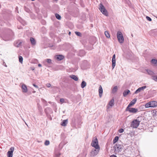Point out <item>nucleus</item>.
I'll return each mask as SVG.
<instances>
[{"label":"nucleus","mask_w":157,"mask_h":157,"mask_svg":"<svg viewBox=\"0 0 157 157\" xmlns=\"http://www.w3.org/2000/svg\"><path fill=\"white\" fill-rule=\"evenodd\" d=\"M152 79L155 81L157 82V76H152Z\"/></svg>","instance_id":"34"},{"label":"nucleus","mask_w":157,"mask_h":157,"mask_svg":"<svg viewBox=\"0 0 157 157\" xmlns=\"http://www.w3.org/2000/svg\"><path fill=\"white\" fill-rule=\"evenodd\" d=\"M91 145L94 147H96V146H98V147H100L98 145V139L96 138L92 140V142L91 144Z\"/></svg>","instance_id":"7"},{"label":"nucleus","mask_w":157,"mask_h":157,"mask_svg":"<svg viewBox=\"0 0 157 157\" xmlns=\"http://www.w3.org/2000/svg\"><path fill=\"white\" fill-rule=\"evenodd\" d=\"M45 60L48 63L50 64L52 63V60L50 59H46Z\"/></svg>","instance_id":"32"},{"label":"nucleus","mask_w":157,"mask_h":157,"mask_svg":"<svg viewBox=\"0 0 157 157\" xmlns=\"http://www.w3.org/2000/svg\"><path fill=\"white\" fill-rule=\"evenodd\" d=\"M140 123V121L137 119L133 120L130 125L131 127L133 128H137L139 126Z\"/></svg>","instance_id":"4"},{"label":"nucleus","mask_w":157,"mask_h":157,"mask_svg":"<svg viewBox=\"0 0 157 157\" xmlns=\"http://www.w3.org/2000/svg\"><path fill=\"white\" fill-rule=\"evenodd\" d=\"M75 34L78 36H81V34L80 32H75Z\"/></svg>","instance_id":"33"},{"label":"nucleus","mask_w":157,"mask_h":157,"mask_svg":"<svg viewBox=\"0 0 157 157\" xmlns=\"http://www.w3.org/2000/svg\"><path fill=\"white\" fill-rule=\"evenodd\" d=\"M3 64L4 66H5L6 67H7V66L6 65V64L5 63V62H4L3 63Z\"/></svg>","instance_id":"41"},{"label":"nucleus","mask_w":157,"mask_h":157,"mask_svg":"<svg viewBox=\"0 0 157 157\" xmlns=\"http://www.w3.org/2000/svg\"><path fill=\"white\" fill-rule=\"evenodd\" d=\"M49 144L50 142L49 141L47 140H46L44 143V144L46 146L48 145H49Z\"/></svg>","instance_id":"35"},{"label":"nucleus","mask_w":157,"mask_h":157,"mask_svg":"<svg viewBox=\"0 0 157 157\" xmlns=\"http://www.w3.org/2000/svg\"><path fill=\"white\" fill-rule=\"evenodd\" d=\"M64 58V56L62 55H58L56 56V59L59 60H60L63 59Z\"/></svg>","instance_id":"17"},{"label":"nucleus","mask_w":157,"mask_h":157,"mask_svg":"<svg viewBox=\"0 0 157 157\" xmlns=\"http://www.w3.org/2000/svg\"><path fill=\"white\" fill-rule=\"evenodd\" d=\"M46 86L48 87H49L51 86V85L50 83H48L46 84Z\"/></svg>","instance_id":"38"},{"label":"nucleus","mask_w":157,"mask_h":157,"mask_svg":"<svg viewBox=\"0 0 157 157\" xmlns=\"http://www.w3.org/2000/svg\"><path fill=\"white\" fill-rule=\"evenodd\" d=\"M117 86H114L112 89V93H116V92H117Z\"/></svg>","instance_id":"23"},{"label":"nucleus","mask_w":157,"mask_h":157,"mask_svg":"<svg viewBox=\"0 0 157 157\" xmlns=\"http://www.w3.org/2000/svg\"><path fill=\"white\" fill-rule=\"evenodd\" d=\"M146 71L147 73L150 75L152 76V77L153 76V75L154 74V73L152 71H151L150 70H146Z\"/></svg>","instance_id":"18"},{"label":"nucleus","mask_w":157,"mask_h":157,"mask_svg":"<svg viewBox=\"0 0 157 157\" xmlns=\"http://www.w3.org/2000/svg\"><path fill=\"white\" fill-rule=\"evenodd\" d=\"M21 88L22 90V92L24 93H26L28 91L27 87L26 85L23 84L22 85Z\"/></svg>","instance_id":"11"},{"label":"nucleus","mask_w":157,"mask_h":157,"mask_svg":"<svg viewBox=\"0 0 157 157\" xmlns=\"http://www.w3.org/2000/svg\"><path fill=\"white\" fill-rule=\"evenodd\" d=\"M118 139L119 137L118 136H116L115 137L113 141V143L115 144L117 142L118 140Z\"/></svg>","instance_id":"28"},{"label":"nucleus","mask_w":157,"mask_h":157,"mask_svg":"<svg viewBox=\"0 0 157 157\" xmlns=\"http://www.w3.org/2000/svg\"><path fill=\"white\" fill-rule=\"evenodd\" d=\"M110 157H117L116 155H112Z\"/></svg>","instance_id":"40"},{"label":"nucleus","mask_w":157,"mask_h":157,"mask_svg":"<svg viewBox=\"0 0 157 157\" xmlns=\"http://www.w3.org/2000/svg\"><path fill=\"white\" fill-rule=\"evenodd\" d=\"M99 96L100 98H101L102 96L103 93V89L101 86L100 85L98 90Z\"/></svg>","instance_id":"14"},{"label":"nucleus","mask_w":157,"mask_h":157,"mask_svg":"<svg viewBox=\"0 0 157 157\" xmlns=\"http://www.w3.org/2000/svg\"><path fill=\"white\" fill-rule=\"evenodd\" d=\"M99 9L100 11L105 15L106 16L108 15V13L107 10L105 8L104 6L101 3H100L99 5Z\"/></svg>","instance_id":"5"},{"label":"nucleus","mask_w":157,"mask_h":157,"mask_svg":"<svg viewBox=\"0 0 157 157\" xmlns=\"http://www.w3.org/2000/svg\"><path fill=\"white\" fill-rule=\"evenodd\" d=\"M55 16L56 18L58 20H60L61 19V16L58 13H56Z\"/></svg>","instance_id":"30"},{"label":"nucleus","mask_w":157,"mask_h":157,"mask_svg":"<svg viewBox=\"0 0 157 157\" xmlns=\"http://www.w3.org/2000/svg\"><path fill=\"white\" fill-rule=\"evenodd\" d=\"M105 34L106 36L108 38H109L110 37V35L109 34V33L107 31H105Z\"/></svg>","instance_id":"29"},{"label":"nucleus","mask_w":157,"mask_h":157,"mask_svg":"<svg viewBox=\"0 0 157 157\" xmlns=\"http://www.w3.org/2000/svg\"><path fill=\"white\" fill-rule=\"evenodd\" d=\"M19 60L20 63H22L23 61V58L21 56H20L19 57Z\"/></svg>","instance_id":"31"},{"label":"nucleus","mask_w":157,"mask_h":157,"mask_svg":"<svg viewBox=\"0 0 157 157\" xmlns=\"http://www.w3.org/2000/svg\"><path fill=\"white\" fill-rule=\"evenodd\" d=\"M22 43V42L21 40H18L16 41L14 43V45L15 46L18 47L21 46Z\"/></svg>","instance_id":"12"},{"label":"nucleus","mask_w":157,"mask_h":157,"mask_svg":"<svg viewBox=\"0 0 157 157\" xmlns=\"http://www.w3.org/2000/svg\"><path fill=\"white\" fill-rule=\"evenodd\" d=\"M146 18L147 20H148L149 21H151V18L150 17H149L148 16H146Z\"/></svg>","instance_id":"36"},{"label":"nucleus","mask_w":157,"mask_h":157,"mask_svg":"<svg viewBox=\"0 0 157 157\" xmlns=\"http://www.w3.org/2000/svg\"><path fill=\"white\" fill-rule=\"evenodd\" d=\"M146 86H143L138 89L134 92L135 94H137L138 93L140 92L141 91L143 90L144 89L146 88Z\"/></svg>","instance_id":"10"},{"label":"nucleus","mask_w":157,"mask_h":157,"mask_svg":"<svg viewBox=\"0 0 157 157\" xmlns=\"http://www.w3.org/2000/svg\"><path fill=\"white\" fill-rule=\"evenodd\" d=\"M129 107H128V106L126 108V111H129L130 113H136L138 111V109H137L133 108H130Z\"/></svg>","instance_id":"6"},{"label":"nucleus","mask_w":157,"mask_h":157,"mask_svg":"<svg viewBox=\"0 0 157 157\" xmlns=\"http://www.w3.org/2000/svg\"><path fill=\"white\" fill-rule=\"evenodd\" d=\"M116 65V58L115 55L114 54L113 56L112 59V67L113 69Z\"/></svg>","instance_id":"9"},{"label":"nucleus","mask_w":157,"mask_h":157,"mask_svg":"<svg viewBox=\"0 0 157 157\" xmlns=\"http://www.w3.org/2000/svg\"><path fill=\"white\" fill-rule=\"evenodd\" d=\"M33 86L35 87L36 88H38V86L37 85H35V84H33Z\"/></svg>","instance_id":"39"},{"label":"nucleus","mask_w":157,"mask_h":157,"mask_svg":"<svg viewBox=\"0 0 157 157\" xmlns=\"http://www.w3.org/2000/svg\"><path fill=\"white\" fill-rule=\"evenodd\" d=\"M14 150L13 147H11L7 153V155L8 157H12L13 155V152Z\"/></svg>","instance_id":"8"},{"label":"nucleus","mask_w":157,"mask_h":157,"mask_svg":"<svg viewBox=\"0 0 157 157\" xmlns=\"http://www.w3.org/2000/svg\"><path fill=\"white\" fill-rule=\"evenodd\" d=\"M42 101L43 102L45 101V102H46V101L44 99H42Z\"/></svg>","instance_id":"43"},{"label":"nucleus","mask_w":157,"mask_h":157,"mask_svg":"<svg viewBox=\"0 0 157 157\" xmlns=\"http://www.w3.org/2000/svg\"><path fill=\"white\" fill-rule=\"evenodd\" d=\"M81 52H82V53H84V52L83 50H82Z\"/></svg>","instance_id":"45"},{"label":"nucleus","mask_w":157,"mask_h":157,"mask_svg":"<svg viewBox=\"0 0 157 157\" xmlns=\"http://www.w3.org/2000/svg\"><path fill=\"white\" fill-rule=\"evenodd\" d=\"M30 41L31 42L32 44L35 45L36 44V41L34 39L33 37H31L30 38Z\"/></svg>","instance_id":"21"},{"label":"nucleus","mask_w":157,"mask_h":157,"mask_svg":"<svg viewBox=\"0 0 157 157\" xmlns=\"http://www.w3.org/2000/svg\"><path fill=\"white\" fill-rule=\"evenodd\" d=\"M86 83L85 81H82L81 84V87L82 88H83L86 86Z\"/></svg>","instance_id":"24"},{"label":"nucleus","mask_w":157,"mask_h":157,"mask_svg":"<svg viewBox=\"0 0 157 157\" xmlns=\"http://www.w3.org/2000/svg\"><path fill=\"white\" fill-rule=\"evenodd\" d=\"M130 92V91L129 90H124L123 93V96L126 97Z\"/></svg>","instance_id":"20"},{"label":"nucleus","mask_w":157,"mask_h":157,"mask_svg":"<svg viewBox=\"0 0 157 157\" xmlns=\"http://www.w3.org/2000/svg\"><path fill=\"white\" fill-rule=\"evenodd\" d=\"M60 101L61 102V103H66L67 101V99H65L64 98H61L60 99Z\"/></svg>","instance_id":"26"},{"label":"nucleus","mask_w":157,"mask_h":157,"mask_svg":"<svg viewBox=\"0 0 157 157\" xmlns=\"http://www.w3.org/2000/svg\"><path fill=\"white\" fill-rule=\"evenodd\" d=\"M38 67H41L42 66H41V64H38Z\"/></svg>","instance_id":"42"},{"label":"nucleus","mask_w":157,"mask_h":157,"mask_svg":"<svg viewBox=\"0 0 157 157\" xmlns=\"http://www.w3.org/2000/svg\"><path fill=\"white\" fill-rule=\"evenodd\" d=\"M70 77L71 78L73 79H74V80H75V81H78V78L75 75H71L70 76Z\"/></svg>","instance_id":"19"},{"label":"nucleus","mask_w":157,"mask_h":157,"mask_svg":"<svg viewBox=\"0 0 157 157\" xmlns=\"http://www.w3.org/2000/svg\"><path fill=\"white\" fill-rule=\"evenodd\" d=\"M151 107H155L157 106V101H152L150 102Z\"/></svg>","instance_id":"13"},{"label":"nucleus","mask_w":157,"mask_h":157,"mask_svg":"<svg viewBox=\"0 0 157 157\" xmlns=\"http://www.w3.org/2000/svg\"><path fill=\"white\" fill-rule=\"evenodd\" d=\"M123 147V145L121 143H118L114 146L115 151L118 152L121 151Z\"/></svg>","instance_id":"3"},{"label":"nucleus","mask_w":157,"mask_h":157,"mask_svg":"<svg viewBox=\"0 0 157 157\" xmlns=\"http://www.w3.org/2000/svg\"><path fill=\"white\" fill-rule=\"evenodd\" d=\"M34 0H31V1H34Z\"/></svg>","instance_id":"48"},{"label":"nucleus","mask_w":157,"mask_h":157,"mask_svg":"<svg viewBox=\"0 0 157 157\" xmlns=\"http://www.w3.org/2000/svg\"><path fill=\"white\" fill-rule=\"evenodd\" d=\"M145 107L146 108H148L149 107H151V103H150V102H148L146 103L145 105Z\"/></svg>","instance_id":"27"},{"label":"nucleus","mask_w":157,"mask_h":157,"mask_svg":"<svg viewBox=\"0 0 157 157\" xmlns=\"http://www.w3.org/2000/svg\"><path fill=\"white\" fill-rule=\"evenodd\" d=\"M70 33H71V32H69V34H70Z\"/></svg>","instance_id":"47"},{"label":"nucleus","mask_w":157,"mask_h":157,"mask_svg":"<svg viewBox=\"0 0 157 157\" xmlns=\"http://www.w3.org/2000/svg\"><path fill=\"white\" fill-rule=\"evenodd\" d=\"M117 36L119 42L121 44L123 43L124 41V38L121 32L120 31H118Z\"/></svg>","instance_id":"2"},{"label":"nucleus","mask_w":157,"mask_h":157,"mask_svg":"<svg viewBox=\"0 0 157 157\" xmlns=\"http://www.w3.org/2000/svg\"><path fill=\"white\" fill-rule=\"evenodd\" d=\"M96 147H94L95 148V149H93L91 151L90 153V155L91 156H95L98 154L100 150V147L97 146H96Z\"/></svg>","instance_id":"1"},{"label":"nucleus","mask_w":157,"mask_h":157,"mask_svg":"<svg viewBox=\"0 0 157 157\" xmlns=\"http://www.w3.org/2000/svg\"><path fill=\"white\" fill-rule=\"evenodd\" d=\"M124 131V130L122 128H121L119 130V132L120 133H122Z\"/></svg>","instance_id":"37"},{"label":"nucleus","mask_w":157,"mask_h":157,"mask_svg":"<svg viewBox=\"0 0 157 157\" xmlns=\"http://www.w3.org/2000/svg\"><path fill=\"white\" fill-rule=\"evenodd\" d=\"M56 155L57 156H59L60 155V154H57Z\"/></svg>","instance_id":"44"},{"label":"nucleus","mask_w":157,"mask_h":157,"mask_svg":"<svg viewBox=\"0 0 157 157\" xmlns=\"http://www.w3.org/2000/svg\"><path fill=\"white\" fill-rule=\"evenodd\" d=\"M151 62L152 63L154 64L156 66H157V60L155 59H152L151 60Z\"/></svg>","instance_id":"25"},{"label":"nucleus","mask_w":157,"mask_h":157,"mask_svg":"<svg viewBox=\"0 0 157 157\" xmlns=\"http://www.w3.org/2000/svg\"><path fill=\"white\" fill-rule=\"evenodd\" d=\"M114 104V99H112L109 102L108 105L110 107H112Z\"/></svg>","instance_id":"16"},{"label":"nucleus","mask_w":157,"mask_h":157,"mask_svg":"<svg viewBox=\"0 0 157 157\" xmlns=\"http://www.w3.org/2000/svg\"><path fill=\"white\" fill-rule=\"evenodd\" d=\"M67 123V120H64L63 121V122L61 124V125L63 126H65L66 125Z\"/></svg>","instance_id":"22"},{"label":"nucleus","mask_w":157,"mask_h":157,"mask_svg":"<svg viewBox=\"0 0 157 157\" xmlns=\"http://www.w3.org/2000/svg\"><path fill=\"white\" fill-rule=\"evenodd\" d=\"M108 108H110V107H109V106H108Z\"/></svg>","instance_id":"46"},{"label":"nucleus","mask_w":157,"mask_h":157,"mask_svg":"<svg viewBox=\"0 0 157 157\" xmlns=\"http://www.w3.org/2000/svg\"><path fill=\"white\" fill-rule=\"evenodd\" d=\"M137 99L136 98H134L132 101H131L128 106L130 107V106L134 105L136 102Z\"/></svg>","instance_id":"15"}]
</instances>
